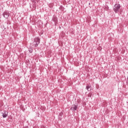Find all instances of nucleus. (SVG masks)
Here are the masks:
<instances>
[{"label":"nucleus","instance_id":"nucleus-9","mask_svg":"<svg viewBox=\"0 0 128 128\" xmlns=\"http://www.w3.org/2000/svg\"><path fill=\"white\" fill-rule=\"evenodd\" d=\"M33 50H32V48H29V49H28V51H29L30 53L32 52Z\"/></svg>","mask_w":128,"mask_h":128},{"label":"nucleus","instance_id":"nucleus-6","mask_svg":"<svg viewBox=\"0 0 128 128\" xmlns=\"http://www.w3.org/2000/svg\"><path fill=\"white\" fill-rule=\"evenodd\" d=\"M86 88L88 92H90V90H92V86L88 84L86 86Z\"/></svg>","mask_w":128,"mask_h":128},{"label":"nucleus","instance_id":"nucleus-3","mask_svg":"<svg viewBox=\"0 0 128 128\" xmlns=\"http://www.w3.org/2000/svg\"><path fill=\"white\" fill-rule=\"evenodd\" d=\"M78 110V105H76V104H72L70 108V110H72V112H76Z\"/></svg>","mask_w":128,"mask_h":128},{"label":"nucleus","instance_id":"nucleus-1","mask_svg":"<svg viewBox=\"0 0 128 128\" xmlns=\"http://www.w3.org/2000/svg\"><path fill=\"white\" fill-rule=\"evenodd\" d=\"M40 43V38L37 37L34 38V41L32 42V46L34 48H36L38 46L39 44Z\"/></svg>","mask_w":128,"mask_h":128},{"label":"nucleus","instance_id":"nucleus-8","mask_svg":"<svg viewBox=\"0 0 128 128\" xmlns=\"http://www.w3.org/2000/svg\"><path fill=\"white\" fill-rule=\"evenodd\" d=\"M59 10L62 12L64 10V6H60L59 8Z\"/></svg>","mask_w":128,"mask_h":128},{"label":"nucleus","instance_id":"nucleus-4","mask_svg":"<svg viewBox=\"0 0 128 128\" xmlns=\"http://www.w3.org/2000/svg\"><path fill=\"white\" fill-rule=\"evenodd\" d=\"M3 16L5 18H8V16H10V13L7 12H5L3 13Z\"/></svg>","mask_w":128,"mask_h":128},{"label":"nucleus","instance_id":"nucleus-2","mask_svg":"<svg viewBox=\"0 0 128 128\" xmlns=\"http://www.w3.org/2000/svg\"><path fill=\"white\" fill-rule=\"evenodd\" d=\"M120 4H115L114 6V10L116 14H118L120 12Z\"/></svg>","mask_w":128,"mask_h":128},{"label":"nucleus","instance_id":"nucleus-7","mask_svg":"<svg viewBox=\"0 0 128 128\" xmlns=\"http://www.w3.org/2000/svg\"><path fill=\"white\" fill-rule=\"evenodd\" d=\"M52 20H53V22H54L55 24H56V22H58V18H56V16H54Z\"/></svg>","mask_w":128,"mask_h":128},{"label":"nucleus","instance_id":"nucleus-5","mask_svg":"<svg viewBox=\"0 0 128 128\" xmlns=\"http://www.w3.org/2000/svg\"><path fill=\"white\" fill-rule=\"evenodd\" d=\"M2 114L4 118H6V116H8V112H6V110H4V112H2Z\"/></svg>","mask_w":128,"mask_h":128}]
</instances>
